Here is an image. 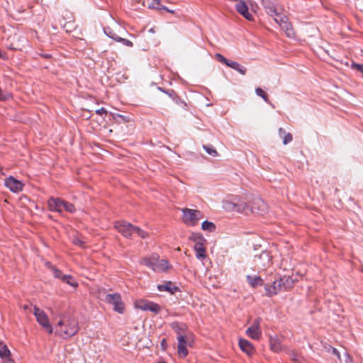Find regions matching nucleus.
Masks as SVG:
<instances>
[{
  "mask_svg": "<svg viewBox=\"0 0 363 363\" xmlns=\"http://www.w3.org/2000/svg\"><path fill=\"white\" fill-rule=\"evenodd\" d=\"M114 226L125 238H130L133 234H137L143 239L148 237L147 232L125 220L116 221Z\"/></svg>",
  "mask_w": 363,
  "mask_h": 363,
  "instance_id": "f257e3e1",
  "label": "nucleus"
},
{
  "mask_svg": "<svg viewBox=\"0 0 363 363\" xmlns=\"http://www.w3.org/2000/svg\"><path fill=\"white\" fill-rule=\"evenodd\" d=\"M57 333L62 338L74 336L79 331L78 321L74 318H68L67 320H60L57 323Z\"/></svg>",
  "mask_w": 363,
  "mask_h": 363,
  "instance_id": "f03ea898",
  "label": "nucleus"
},
{
  "mask_svg": "<svg viewBox=\"0 0 363 363\" xmlns=\"http://www.w3.org/2000/svg\"><path fill=\"white\" fill-rule=\"evenodd\" d=\"M224 208L228 211L243 213L246 215L251 214L253 211L245 201L238 198L234 199L232 201L225 202Z\"/></svg>",
  "mask_w": 363,
  "mask_h": 363,
  "instance_id": "7ed1b4c3",
  "label": "nucleus"
},
{
  "mask_svg": "<svg viewBox=\"0 0 363 363\" xmlns=\"http://www.w3.org/2000/svg\"><path fill=\"white\" fill-rule=\"evenodd\" d=\"M182 211L183 213V221L189 226L197 225L199 221L203 217L202 212L199 210L185 208Z\"/></svg>",
  "mask_w": 363,
  "mask_h": 363,
  "instance_id": "20e7f679",
  "label": "nucleus"
},
{
  "mask_svg": "<svg viewBox=\"0 0 363 363\" xmlns=\"http://www.w3.org/2000/svg\"><path fill=\"white\" fill-rule=\"evenodd\" d=\"M253 262L258 270H264L272 264V256L267 251H262L254 257Z\"/></svg>",
  "mask_w": 363,
  "mask_h": 363,
  "instance_id": "39448f33",
  "label": "nucleus"
},
{
  "mask_svg": "<svg viewBox=\"0 0 363 363\" xmlns=\"http://www.w3.org/2000/svg\"><path fill=\"white\" fill-rule=\"evenodd\" d=\"M34 315L36 318L38 323L43 327L48 333H52V328L49 322V319L46 313L37 306H34Z\"/></svg>",
  "mask_w": 363,
  "mask_h": 363,
  "instance_id": "423d86ee",
  "label": "nucleus"
},
{
  "mask_svg": "<svg viewBox=\"0 0 363 363\" xmlns=\"http://www.w3.org/2000/svg\"><path fill=\"white\" fill-rule=\"evenodd\" d=\"M105 300L110 304L113 306V310L119 313H123L124 307L119 294H106Z\"/></svg>",
  "mask_w": 363,
  "mask_h": 363,
  "instance_id": "0eeeda50",
  "label": "nucleus"
},
{
  "mask_svg": "<svg viewBox=\"0 0 363 363\" xmlns=\"http://www.w3.org/2000/svg\"><path fill=\"white\" fill-rule=\"evenodd\" d=\"M135 306L140 310L150 311L155 313H158L161 310V307L158 304L145 299L136 301Z\"/></svg>",
  "mask_w": 363,
  "mask_h": 363,
  "instance_id": "6e6552de",
  "label": "nucleus"
},
{
  "mask_svg": "<svg viewBox=\"0 0 363 363\" xmlns=\"http://www.w3.org/2000/svg\"><path fill=\"white\" fill-rule=\"evenodd\" d=\"M250 208L253 211L252 213L263 215L267 212V206L265 202L260 198H255L252 200Z\"/></svg>",
  "mask_w": 363,
  "mask_h": 363,
  "instance_id": "1a4fd4ad",
  "label": "nucleus"
},
{
  "mask_svg": "<svg viewBox=\"0 0 363 363\" xmlns=\"http://www.w3.org/2000/svg\"><path fill=\"white\" fill-rule=\"evenodd\" d=\"M259 325L260 318L255 319L253 324L247 329L246 334L252 339L259 340L262 335Z\"/></svg>",
  "mask_w": 363,
  "mask_h": 363,
  "instance_id": "9d476101",
  "label": "nucleus"
},
{
  "mask_svg": "<svg viewBox=\"0 0 363 363\" xmlns=\"http://www.w3.org/2000/svg\"><path fill=\"white\" fill-rule=\"evenodd\" d=\"M172 328L177 334V337L182 336L184 338H190L191 333L188 331L185 324L174 322L172 323Z\"/></svg>",
  "mask_w": 363,
  "mask_h": 363,
  "instance_id": "9b49d317",
  "label": "nucleus"
},
{
  "mask_svg": "<svg viewBox=\"0 0 363 363\" xmlns=\"http://www.w3.org/2000/svg\"><path fill=\"white\" fill-rule=\"evenodd\" d=\"M264 289L266 291V295L269 297L284 290L280 279L275 280L272 284H266Z\"/></svg>",
  "mask_w": 363,
  "mask_h": 363,
  "instance_id": "f8f14e48",
  "label": "nucleus"
},
{
  "mask_svg": "<svg viewBox=\"0 0 363 363\" xmlns=\"http://www.w3.org/2000/svg\"><path fill=\"white\" fill-rule=\"evenodd\" d=\"M5 186L13 192H19L22 191L23 184L11 176L5 180Z\"/></svg>",
  "mask_w": 363,
  "mask_h": 363,
  "instance_id": "ddd939ff",
  "label": "nucleus"
},
{
  "mask_svg": "<svg viewBox=\"0 0 363 363\" xmlns=\"http://www.w3.org/2000/svg\"><path fill=\"white\" fill-rule=\"evenodd\" d=\"M64 200L59 198L51 197L48 201L50 211L62 212L63 211Z\"/></svg>",
  "mask_w": 363,
  "mask_h": 363,
  "instance_id": "4468645a",
  "label": "nucleus"
},
{
  "mask_svg": "<svg viewBox=\"0 0 363 363\" xmlns=\"http://www.w3.org/2000/svg\"><path fill=\"white\" fill-rule=\"evenodd\" d=\"M190 338H184L182 336H181L180 337H177V340H178V346H177V352H178V354L184 358L185 357H186V355L188 354V350L186 347L188 341L189 340Z\"/></svg>",
  "mask_w": 363,
  "mask_h": 363,
  "instance_id": "2eb2a0df",
  "label": "nucleus"
},
{
  "mask_svg": "<svg viewBox=\"0 0 363 363\" xmlns=\"http://www.w3.org/2000/svg\"><path fill=\"white\" fill-rule=\"evenodd\" d=\"M239 1L236 5L237 11L242 15L246 19L251 21L252 20V16L248 11V7L245 2L242 0H238Z\"/></svg>",
  "mask_w": 363,
  "mask_h": 363,
  "instance_id": "dca6fc26",
  "label": "nucleus"
},
{
  "mask_svg": "<svg viewBox=\"0 0 363 363\" xmlns=\"http://www.w3.org/2000/svg\"><path fill=\"white\" fill-rule=\"evenodd\" d=\"M159 259V255L157 254H152L149 257L143 258L140 262L142 264H144L150 268H151L153 271L155 269V267L157 265V263Z\"/></svg>",
  "mask_w": 363,
  "mask_h": 363,
  "instance_id": "f3484780",
  "label": "nucleus"
},
{
  "mask_svg": "<svg viewBox=\"0 0 363 363\" xmlns=\"http://www.w3.org/2000/svg\"><path fill=\"white\" fill-rule=\"evenodd\" d=\"M157 289L160 291H167L170 294H174L179 291V288L169 281H164L162 284L158 285Z\"/></svg>",
  "mask_w": 363,
  "mask_h": 363,
  "instance_id": "a211bd4d",
  "label": "nucleus"
},
{
  "mask_svg": "<svg viewBox=\"0 0 363 363\" xmlns=\"http://www.w3.org/2000/svg\"><path fill=\"white\" fill-rule=\"evenodd\" d=\"M0 357L4 363H13L10 350L3 342H0Z\"/></svg>",
  "mask_w": 363,
  "mask_h": 363,
  "instance_id": "6ab92c4d",
  "label": "nucleus"
},
{
  "mask_svg": "<svg viewBox=\"0 0 363 363\" xmlns=\"http://www.w3.org/2000/svg\"><path fill=\"white\" fill-rule=\"evenodd\" d=\"M204 243H195L194 249L196 252V257L199 259H204L206 257V248L203 247Z\"/></svg>",
  "mask_w": 363,
  "mask_h": 363,
  "instance_id": "aec40b11",
  "label": "nucleus"
},
{
  "mask_svg": "<svg viewBox=\"0 0 363 363\" xmlns=\"http://www.w3.org/2000/svg\"><path fill=\"white\" fill-rule=\"evenodd\" d=\"M239 346L240 349L248 355H252L253 353L252 345L247 340L244 339H240Z\"/></svg>",
  "mask_w": 363,
  "mask_h": 363,
  "instance_id": "412c9836",
  "label": "nucleus"
},
{
  "mask_svg": "<svg viewBox=\"0 0 363 363\" xmlns=\"http://www.w3.org/2000/svg\"><path fill=\"white\" fill-rule=\"evenodd\" d=\"M262 5L265 11L272 16L277 15V11L275 5L269 0H262Z\"/></svg>",
  "mask_w": 363,
  "mask_h": 363,
  "instance_id": "4be33fe9",
  "label": "nucleus"
},
{
  "mask_svg": "<svg viewBox=\"0 0 363 363\" xmlns=\"http://www.w3.org/2000/svg\"><path fill=\"white\" fill-rule=\"evenodd\" d=\"M269 346L270 349L274 352L279 353L282 350L281 342L277 337H270Z\"/></svg>",
  "mask_w": 363,
  "mask_h": 363,
  "instance_id": "5701e85b",
  "label": "nucleus"
},
{
  "mask_svg": "<svg viewBox=\"0 0 363 363\" xmlns=\"http://www.w3.org/2000/svg\"><path fill=\"white\" fill-rule=\"evenodd\" d=\"M226 66L238 71L240 74L245 75L246 74V68L235 61L228 60Z\"/></svg>",
  "mask_w": 363,
  "mask_h": 363,
  "instance_id": "b1692460",
  "label": "nucleus"
},
{
  "mask_svg": "<svg viewBox=\"0 0 363 363\" xmlns=\"http://www.w3.org/2000/svg\"><path fill=\"white\" fill-rule=\"evenodd\" d=\"M226 66L238 71L240 74L245 75L246 74V68L235 61L228 60Z\"/></svg>",
  "mask_w": 363,
  "mask_h": 363,
  "instance_id": "393cba45",
  "label": "nucleus"
},
{
  "mask_svg": "<svg viewBox=\"0 0 363 363\" xmlns=\"http://www.w3.org/2000/svg\"><path fill=\"white\" fill-rule=\"evenodd\" d=\"M171 267V265L169 264L168 262L166 259H158L157 265L155 267V272H163L167 271L168 269Z\"/></svg>",
  "mask_w": 363,
  "mask_h": 363,
  "instance_id": "a878e982",
  "label": "nucleus"
},
{
  "mask_svg": "<svg viewBox=\"0 0 363 363\" xmlns=\"http://www.w3.org/2000/svg\"><path fill=\"white\" fill-rule=\"evenodd\" d=\"M280 27L285 32L288 37L293 38L294 36V31L292 28L291 23L289 22L288 18L284 22H283Z\"/></svg>",
  "mask_w": 363,
  "mask_h": 363,
  "instance_id": "bb28decb",
  "label": "nucleus"
},
{
  "mask_svg": "<svg viewBox=\"0 0 363 363\" xmlns=\"http://www.w3.org/2000/svg\"><path fill=\"white\" fill-rule=\"evenodd\" d=\"M281 283V286H283L284 290H287L289 289H291L295 281V279H294L292 277L284 276L279 279Z\"/></svg>",
  "mask_w": 363,
  "mask_h": 363,
  "instance_id": "cd10ccee",
  "label": "nucleus"
},
{
  "mask_svg": "<svg viewBox=\"0 0 363 363\" xmlns=\"http://www.w3.org/2000/svg\"><path fill=\"white\" fill-rule=\"evenodd\" d=\"M247 282L249 283V284L254 288L257 286H261L263 284V280L259 276L252 277V276L247 275Z\"/></svg>",
  "mask_w": 363,
  "mask_h": 363,
  "instance_id": "c85d7f7f",
  "label": "nucleus"
},
{
  "mask_svg": "<svg viewBox=\"0 0 363 363\" xmlns=\"http://www.w3.org/2000/svg\"><path fill=\"white\" fill-rule=\"evenodd\" d=\"M279 135L281 138L283 137V143L284 145H287L293 140V136L291 133H286V131L284 128H279Z\"/></svg>",
  "mask_w": 363,
  "mask_h": 363,
  "instance_id": "c756f323",
  "label": "nucleus"
},
{
  "mask_svg": "<svg viewBox=\"0 0 363 363\" xmlns=\"http://www.w3.org/2000/svg\"><path fill=\"white\" fill-rule=\"evenodd\" d=\"M201 228L203 230L213 232L216 230V225L212 222L205 220L201 224Z\"/></svg>",
  "mask_w": 363,
  "mask_h": 363,
  "instance_id": "7c9ffc66",
  "label": "nucleus"
},
{
  "mask_svg": "<svg viewBox=\"0 0 363 363\" xmlns=\"http://www.w3.org/2000/svg\"><path fill=\"white\" fill-rule=\"evenodd\" d=\"M189 239L195 242V243H199V242L204 243L206 242V240L202 236V235L200 233H193L191 235V236L189 237Z\"/></svg>",
  "mask_w": 363,
  "mask_h": 363,
  "instance_id": "2f4dec72",
  "label": "nucleus"
},
{
  "mask_svg": "<svg viewBox=\"0 0 363 363\" xmlns=\"http://www.w3.org/2000/svg\"><path fill=\"white\" fill-rule=\"evenodd\" d=\"M256 94L260 97H262L265 102L269 104V100L268 98L267 94L261 89V88H256L255 89Z\"/></svg>",
  "mask_w": 363,
  "mask_h": 363,
  "instance_id": "473e14b6",
  "label": "nucleus"
},
{
  "mask_svg": "<svg viewBox=\"0 0 363 363\" xmlns=\"http://www.w3.org/2000/svg\"><path fill=\"white\" fill-rule=\"evenodd\" d=\"M62 280L72 286H77V283L73 280L72 277L70 275H63L62 277Z\"/></svg>",
  "mask_w": 363,
  "mask_h": 363,
  "instance_id": "72a5a7b5",
  "label": "nucleus"
},
{
  "mask_svg": "<svg viewBox=\"0 0 363 363\" xmlns=\"http://www.w3.org/2000/svg\"><path fill=\"white\" fill-rule=\"evenodd\" d=\"M273 17L276 23H278L279 26H281L283 22L288 18L286 16L279 14L278 12L277 13V15H274Z\"/></svg>",
  "mask_w": 363,
  "mask_h": 363,
  "instance_id": "f704fd0d",
  "label": "nucleus"
},
{
  "mask_svg": "<svg viewBox=\"0 0 363 363\" xmlns=\"http://www.w3.org/2000/svg\"><path fill=\"white\" fill-rule=\"evenodd\" d=\"M63 210L69 213H74L75 211V208L73 204L64 201Z\"/></svg>",
  "mask_w": 363,
  "mask_h": 363,
  "instance_id": "c9c22d12",
  "label": "nucleus"
},
{
  "mask_svg": "<svg viewBox=\"0 0 363 363\" xmlns=\"http://www.w3.org/2000/svg\"><path fill=\"white\" fill-rule=\"evenodd\" d=\"M105 33L111 38L116 40V38H118V36L110 28H104Z\"/></svg>",
  "mask_w": 363,
  "mask_h": 363,
  "instance_id": "e433bc0d",
  "label": "nucleus"
},
{
  "mask_svg": "<svg viewBox=\"0 0 363 363\" xmlns=\"http://www.w3.org/2000/svg\"><path fill=\"white\" fill-rule=\"evenodd\" d=\"M51 272L55 277L62 279V277L63 275H62V272L60 270H59L54 266H51Z\"/></svg>",
  "mask_w": 363,
  "mask_h": 363,
  "instance_id": "4c0bfd02",
  "label": "nucleus"
},
{
  "mask_svg": "<svg viewBox=\"0 0 363 363\" xmlns=\"http://www.w3.org/2000/svg\"><path fill=\"white\" fill-rule=\"evenodd\" d=\"M203 148L206 150V152L211 155V156H213V157H216L218 155V152L216 151V150L213 147H208V146H206L204 145L203 146Z\"/></svg>",
  "mask_w": 363,
  "mask_h": 363,
  "instance_id": "58836bf2",
  "label": "nucleus"
},
{
  "mask_svg": "<svg viewBox=\"0 0 363 363\" xmlns=\"http://www.w3.org/2000/svg\"><path fill=\"white\" fill-rule=\"evenodd\" d=\"M116 41L121 42V43H122L125 46L133 47V43L131 41H130L129 40L121 38L119 36H118V38H116Z\"/></svg>",
  "mask_w": 363,
  "mask_h": 363,
  "instance_id": "ea45409f",
  "label": "nucleus"
},
{
  "mask_svg": "<svg viewBox=\"0 0 363 363\" xmlns=\"http://www.w3.org/2000/svg\"><path fill=\"white\" fill-rule=\"evenodd\" d=\"M351 68L363 73V65L362 64H357L353 62L351 65Z\"/></svg>",
  "mask_w": 363,
  "mask_h": 363,
  "instance_id": "a19ab883",
  "label": "nucleus"
},
{
  "mask_svg": "<svg viewBox=\"0 0 363 363\" xmlns=\"http://www.w3.org/2000/svg\"><path fill=\"white\" fill-rule=\"evenodd\" d=\"M72 242L75 245H78L81 247H85L86 246L85 242L78 237L74 238Z\"/></svg>",
  "mask_w": 363,
  "mask_h": 363,
  "instance_id": "79ce46f5",
  "label": "nucleus"
},
{
  "mask_svg": "<svg viewBox=\"0 0 363 363\" xmlns=\"http://www.w3.org/2000/svg\"><path fill=\"white\" fill-rule=\"evenodd\" d=\"M215 57L218 61H219L220 62L223 63L226 65L228 60L227 58H225L223 55H222L220 53H216Z\"/></svg>",
  "mask_w": 363,
  "mask_h": 363,
  "instance_id": "37998d69",
  "label": "nucleus"
},
{
  "mask_svg": "<svg viewBox=\"0 0 363 363\" xmlns=\"http://www.w3.org/2000/svg\"><path fill=\"white\" fill-rule=\"evenodd\" d=\"M330 348H331L332 353L333 354H335L338 358V359L341 360L340 354L337 351V350L336 348H335V347H331V346H330Z\"/></svg>",
  "mask_w": 363,
  "mask_h": 363,
  "instance_id": "c03bdc74",
  "label": "nucleus"
},
{
  "mask_svg": "<svg viewBox=\"0 0 363 363\" xmlns=\"http://www.w3.org/2000/svg\"><path fill=\"white\" fill-rule=\"evenodd\" d=\"M9 99V95L3 92L1 89H0V101H6Z\"/></svg>",
  "mask_w": 363,
  "mask_h": 363,
  "instance_id": "a18cd8bd",
  "label": "nucleus"
},
{
  "mask_svg": "<svg viewBox=\"0 0 363 363\" xmlns=\"http://www.w3.org/2000/svg\"><path fill=\"white\" fill-rule=\"evenodd\" d=\"M96 113L98 115L106 114L107 111L104 108H101L96 111Z\"/></svg>",
  "mask_w": 363,
  "mask_h": 363,
  "instance_id": "49530a36",
  "label": "nucleus"
},
{
  "mask_svg": "<svg viewBox=\"0 0 363 363\" xmlns=\"http://www.w3.org/2000/svg\"><path fill=\"white\" fill-rule=\"evenodd\" d=\"M345 355V357H346L345 362L346 363H351L352 361L351 356L347 352H346Z\"/></svg>",
  "mask_w": 363,
  "mask_h": 363,
  "instance_id": "de8ad7c7",
  "label": "nucleus"
},
{
  "mask_svg": "<svg viewBox=\"0 0 363 363\" xmlns=\"http://www.w3.org/2000/svg\"><path fill=\"white\" fill-rule=\"evenodd\" d=\"M23 309L25 311H30L31 309H30V306L28 305V304H26V305H23L22 306Z\"/></svg>",
  "mask_w": 363,
  "mask_h": 363,
  "instance_id": "09e8293b",
  "label": "nucleus"
},
{
  "mask_svg": "<svg viewBox=\"0 0 363 363\" xmlns=\"http://www.w3.org/2000/svg\"><path fill=\"white\" fill-rule=\"evenodd\" d=\"M46 265H47V267H48L51 270V266H52V264H51V263H50V262H47V263H46Z\"/></svg>",
  "mask_w": 363,
  "mask_h": 363,
  "instance_id": "8fccbe9b",
  "label": "nucleus"
},
{
  "mask_svg": "<svg viewBox=\"0 0 363 363\" xmlns=\"http://www.w3.org/2000/svg\"><path fill=\"white\" fill-rule=\"evenodd\" d=\"M43 57H45V58H48V57H50V55L49 54H45V55H43Z\"/></svg>",
  "mask_w": 363,
  "mask_h": 363,
  "instance_id": "3c124183",
  "label": "nucleus"
},
{
  "mask_svg": "<svg viewBox=\"0 0 363 363\" xmlns=\"http://www.w3.org/2000/svg\"><path fill=\"white\" fill-rule=\"evenodd\" d=\"M164 342H165V340L164 339V340H162V345H164Z\"/></svg>",
  "mask_w": 363,
  "mask_h": 363,
  "instance_id": "603ef678",
  "label": "nucleus"
},
{
  "mask_svg": "<svg viewBox=\"0 0 363 363\" xmlns=\"http://www.w3.org/2000/svg\"><path fill=\"white\" fill-rule=\"evenodd\" d=\"M330 345H329V346H328V352H329L330 350H331V348H330Z\"/></svg>",
  "mask_w": 363,
  "mask_h": 363,
  "instance_id": "864d4df0",
  "label": "nucleus"
},
{
  "mask_svg": "<svg viewBox=\"0 0 363 363\" xmlns=\"http://www.w3.org/2000/svg\"><path fill=\"white\" fill-rule=\"evenodd\" d=\"M118 117H121V118H124L123 116L119 115V114L118 115Z\"/></svg>",
  "mask_w": 363,
  "mask_h": 363,
  "instance_id": "5fc2aeb1",
  "label": "nucleus"
},
{
  "mask_svg": "<svg viewBox=\"0 0 363 363\" xmlns=\"http://www.w3.org/2000/svg\"><path fill=\"white\" fill-rule=\"evenodd\" d=\"M150 32H152V33H153V32H154L153 28H151V29L150 30Z\"/></svg>",
  "mask_w": 363,
  "mask_h": 363,
  "instance_id": "6e6d98bb",
  "label": "nucleus"
},
{
  "mask_svg": "<svg viewBox=\"0 0 363 363\" xmlns=\"http://www.w3.org/2000/svg\"><path fill=\"white\" fill-rule=\"evenodd\" d=\"M157 4H160V0H157Z\"/></svg>",
  "mask_w": 363,
  "mask_h": 363,
  "instance_id": "4d7b16f0",
  "label": "nucleus"
}]
</instances>
